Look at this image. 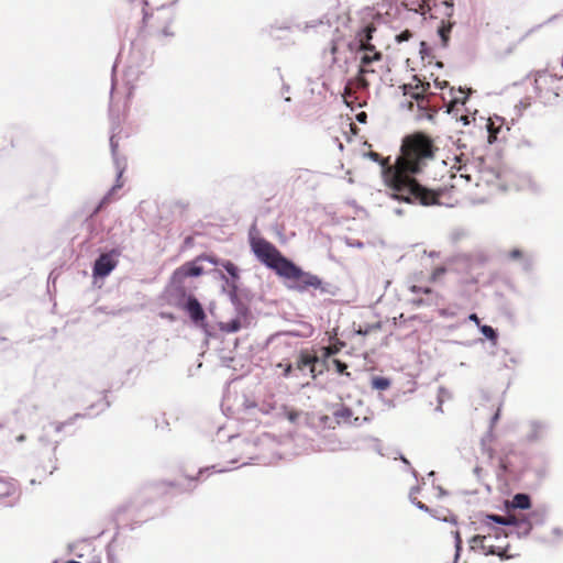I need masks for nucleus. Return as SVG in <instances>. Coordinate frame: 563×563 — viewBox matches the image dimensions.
Returning <instances> with one entry per match:
<instances>
[{"label": "nucleus", "instance_id": "obj_1", "mask_svg": "<svg viewBox=\"0 0 563 563\" xmlns=\"http://www.w3.org/2000/svg\"><path fill=\"white\" fill-rule=\"evenodd\" d=\"M364 144L368 148L363 155L383 166V180L393 199L423 207L444 205L443 198L449 192L448 188L430 189L420 185L415 177L433 157V143H401V154L394 165H388V157L383 158L379 153L372 151L371 143Z\"/></svg>", "mask_w": 563, "mask_h": 563}, {"label": "nucleus", "instance_id": "obj_2", "mask_svg": "<svg viewBox=\"0 0 563 563\" xmlns=\"http://www.w3.org/2000/svg\"><path fill=\"white\" fill-rule=\"evenodd\" d=\"M472 551L482 555H495L500 561H507L520 555V552L509 542L503 529H490L485 534H476L470 539Z\"/></svg>", "mask_w": 563, "mask_h": 563}, {"label": "nucleus", "instance_id": "obj_3", "mask_svg": "<svg viewBox=\"0 0 563 563\" xmlns=\"http://www.w3.org/2000/svg\"><path fill=\"white\" fill-rule=\"evenodd\" d=\"M280 277L288 280L287 287L289 289L299 292L310 290H319L321 294L329 292V285L325 284L319 276L302 271L291 261L288 263Z\"/></svg>", "mask_w": 563, "mask_h": 563}, {"label": "nucleus", "instance_id": "obj_4", "mask_svg": "<svg viewBox=\"0 0 563 563\" xmlns=\"http://www.w3.org/2000/svg\"><path fill=\"white\" fill-rule=\"evenodd\" d=\"M249 242L256 258L280 276L290 260L283 256L273 243L262 236L250 233Z\"/></svg>", "mask_w": 563, "mask_h": 563}, {"label": "nucleus", "instance_id": "obj_5", "mask_svg": "<svg viewBox=\"0 0 563 563\" xmlns=\"http://www.w3.org/2000/svg\"><path fill=\"white\" fill-rule=\"evenodd\" d=\"M144 14L143 22L146 27H148L155 35L158 36H170L173 32L169 31V26L172 24L174 13L170 7H166L162 4L161 7H156L148 11V9L153 4H156L157 0H144Z\"/></svg>", "mask_w": 563, "mask_h": 563}, {"label": "nucleus", "instance_id": "obj_6", "mask_svg": "<svg viewBox=\"0 0 563 563\" xmlns=\"http://www.w3.org/2000/svg\"><path fill=\"white\" fill-rule=\"evenodd\" d=\"M534 89L545 102H553L558 98H563V77L539 71L534 77Z\"/></svg>", "mask_w": 563, "mask_h": 563}, {"label": "nucleus", "instance_id": "obj_7", "mask_svg": "<svg viewBox=\"0 0 563 563\" xmlns=\"http://www.w3.org/2000/svg\"><path fill=\"white\" fill-rule=\"evenodd\" d=\"M375 31L374 26H366L363 29L358 35L357 41L360 43V48L364 52L361 57L362 68L361 73L367 71L366 66L369 65L373 60H377L380 58V53L375 49V46L371 44L372 33Z\"/></svg>", "mask_w": 563, "mask_h": 563}, {"label": "nucleus", "instance_id": "obj_8", "mask_svg": "<svg viewBox=\"0 0 563 563\" xmlns=\"http://www.w3.org/2000/svg\"><path fill=\"white\" fill-rule=\"evenodd\" d=\"M120 255L121 251L118 249H113L110 252L102 253L93 264V276L101 278L108 276L118 266Z\"/></svg>", "mask_w": 563, "mask_h": 563}, {"label": "nucleus", "instance_id": "obj_9", "mask_svg": "<svg viewBox=\"0 0 563 563\" xmlns=\"http://www.w3.org/2000/svg\"><path fill=\"white\" fill-rule=\"evenodd\" d=\"M482 120L488 131V141H498L499 137L505 140L507 137L506 132L510 131V126L506 123L504 118L495 115L487 120L482 118Z\"/></svg>", "mask_w": 563, "mask_h": 563}, {"label": "nucleus", "instance_id": "obj_10", "mask_svg": "<svg viewBox=\"0 0 563 563\" xmlns=\"http://www.w3.org/2000/svg\"><path fill=\"white\" fill-rule=\"evenodd\" d=\"M196 262H187L178 267L172 276L173 284H183L188 277H197L203 274V268L196 265Z\"/></svg>", "mask_w": 563, "mask_h": 563}, {"label": "nucleus", "instance_id": "obj_11", "mask_svg": "<svg viewBox=\"0 0 563 563\" xmlns=\"http://www.w3.org/2000/svg\"><path fill=\"white\" fill-rule=\"evenodd\" d=\"M467 97H463L460 99L459 97H453L446 104V112L451 114L456 121L463 122V125L470 124V115L463 114V107L465 104Z\"/></svg>", "mask_w": 563, "mask_h": 563}, {"label": "nucleus", "instance_id": "obj_12", "mask_svg": "<svg viewBox=\"0 0 563 563\" xmlns=\"http://www.w3.org/2000/svg\"><path fill=\"white\" fill-rule=\"evenodd\" d=\"M420 86H417V87H405V95L406 97H408V95L416 99L417 102H418V107H420V98H421V93L422 92H429L430 89H431V84L428 82V81H420ZM402 107H407L409 109H412V101L409 100L408 98L405 99V101H402Z\"/></svg>", "mask_w": 563, "mask_h": 563}, {"label": "nucleus", "instance_id": "obj_13", "mask_svg": "<svg viewBox=\"0 0 563 563\" xmlns=\"http://www.w3.org/2000/svg\"><path fill=\"white\" fill-rule=\"evenodd\" d=\"M186 311L188 312L190 319L195 323H201L206 319V313L200 305V302L195 298L190 297L186 305Z\"/></svg>", "mask_w": 563, "mask_h": 563}, {"label": "nucleus", "instance_id": "obj_14", "mask_svg": "<svg viewBox=\"0 0 563 563\" xmlns=\"http://www.w3.org/2000/svg\"><path fill=\"white\" fill-rule=\"evenodd\" d=\"M318 362V357L316 355H312L310 353H300L299 358L296 363V367L300 371L305 369L306 367L310 368V373L314 377V364Z\"/></svg>", "mask_w": 563, "mask_h": 563}, {"label": "nucleus", "instance_id": "obj_15", "mask_svg": "<svg viewBox=\"0 0 563 563\" xmlns=\"http://www.w3.org/2000/svg\"><path fill=\"white\" fill-rule=\"evenodd\" d=\"M511 506L518 509H528L531 506L530 497L526 494H517L511 500Z\"/></svg>", "mask_w": 563, "mask_h": 563}, {"label": "nucleus", "instance_id": "obj_16", "mask_svg": "<svg viewBox=\"0 0 563 563\" xmlns=\"http://www.w3.org/2000/svg\"><path fill=\"white\" fill-rule=\"evenodd\" d=\"M241 328H242L241 320L238 318L230 320L228 322L220 323V330L222 332H227V333L238 332L239 330H241Z\"/></svg>", "mask_w": 563, "mask_h": 563}, {"label": "nucleus", "instance_id": "obj_17", "mask_svg": "<svg viewBox=\"0 0 563 563\" xmlns=\"http://www.w3.org/2000/svg\"><path fill=\"white\" fill-rule=\"evenodd\" d=\"M390 386V382L386 377L376 376L372 379V387L378 390H385Z\"/></svg>", "mask_w": 563, "mask_h": 563}, {"label": "nucleus", "instance_id": "obj_18", "mask_svg": "<svg viewBox=\"0 0 563 563\" xmlns=\"http://www.w3.org/2000/svg\"><path fill=\"white\" fill-rule=\"evenodd\" d=\"M451 27H452L451 24H448V25L443 24L438 30V33H439V36L441 37V42H442L443 46L448 45Z\"/></svg>", "mask_w": 563, "mask_h": 563}, {"label": "nucleus", "instance_id": "obj_19", "mask_svg": "<svg viewBox=\"0 0 563 563\" xmlns=\"http://www.w3.org/2000/svg\"><path fill=\"white\" fill-rule=\"evenodd\" d=\"M473 161L478 163V166H482L485 163V147L479 146L478 148L473 150Z\"/></svg>", "mask_w": 563, "mask_h": 563}, {"label": "nucleus", "instance_id": "obj_20", "mask_svg": "<svg viewBox=\"0 0 563 563\" xmlns=\"http://www.w3.org/2000/svg\"><path fill=\"white\" fill-rule=\"evenodd\" d=\"M481 331L488 340L496 344L497 333L490 325H482Z\"/></svg>", "mask_w": 563, "mask_h": 563}, {"label": "nucleus", "instance_id": "obj_21", "mask_svg": "<svg viewBox=\"0 0 563 563\" xmlns=\"http://www.w3.org/2000/svg\"><path fill=\"white\" fill-rule=\"evenodd\" d=\"M332 363L338 373H340L341 375H345L346 377H351V373L347 372V365L345 363L338 358H334Z\"/></svg>", "mask_w": 563, "mask_h": 563}, {"label": "nucleus", "instance_id": "obj_22", "mask_svg": "<svg viewBox=\"0 0 563 563\" xmlns=\"http://www.w3.org/2000/svg\"><path fill=\"white\" fill-rule=\"evenodd\" d=\"M221 265L233 278L238 277V267L232 262L224 261Z\"/></svg>", "mask_w": 563, "mask_h": 563}, {"label": "nucleus", "instance_id": "obj_23", "mask_svg": "<svg viewBox=\"0 0 563 563\" xmlns=\"http://www.w3.org/2000/svg\"><path fill=\"white\" fill-rule=\"evenodd\" d=\"M196 261H207V262H210V263H211V264H213V265H219V264H221L217 257H214L213 255H208V254L199 255V256L196 258Z\"/></svg>", "mask_w": 563, "mask_h": 563}, {"label": "nucleus", "instance_id": "obj_24", "mask_svg": "<svg viewBox=\"0 0 563 563\" xmlns=\"http://www.w3.org/2000/svg\"><path fill=\"white\" fill-rule=\"evenodd\" d=\"M411 37H412V33L409 30H406L396 36V41L398 43H402V42L409 41Z\"/></svg>", "mask_w": 563, "mask_h": 563}, {"label": "nucleus", "instance_id": "obj_25", "mask_svg": "<svg viewBox=\"0 0 563 563\" xmlns=\"http://www.w3.org/2000/svg\"><path fill=\"white\" fill-rule=\"evenodd\" d=\"M410 291L412 294L423 292V294H427V295L432 292L431 288H429V287H420V286H417V285H412L410 287Z\"/></svg>", "mask_w": 563, "mask_h": 563}, {"label": "nucleus", "instance_id": "obj_26", "mask_svg": "<svg viewBox=\"0 0 563 563\" xmlns=\"http://www.w3.org/2000/svg\"><path fill=\"white\" fill-rule=\"evenodd\" d=\"M486 519H487V523H489L490 521L497 522L499 525H507L508 523V521L504 517H500V516H497V515L487 516Z\"/></svg>", "mask_w": 563, "mask_h": 563}, {"label": "nucleus", "instance_id": "obj_27", "mask_svg": "<svg viewBox=\"0 0 563 563\" xmlns=\"http://www.w3.org/2000/svg\"><path fill=\"white\" fill-rule=\"evenodd\" d=\"M433 86L437 89L443 90L445 87L449 86V82L445 80H440L439 78H435L433 81Z\"/></svg>", "mask_w": 563, "mask_h": 563}, {"label": "nucleus", "instance_id": "obj_28", "mask_svg": "<svg viewBox=\"0 0 563 563\" xmlns=\"http://www.w3.org/2000/svg\"><path fill=\"white\" fill-rule=\"evenodd\" d=\"M339 352V349L334 345H330L328 347L324 349V355L325 356H331L333 354H336Z\"/></svg>", "mask_w": 563, "mask_h": 563}, {"label": "nucleus", "instance_id": "obj_29", "mask_svg": "<svg viewBox=\"0 0 563 563\" xmlns=\"http://www.w3.org/2000/svg\"><path fill=\"white\" fill-rule=\"evenodd\" d=\"M208 472H209V470H200V471L197 473V476H195V477H189V476H187L186 478H188L190 482H197V481H199L201 477H203V475H205L206 473H208Z\"/></svg>", "mask_w": 563, "mask_h": 563}, {"label": "nucleus", "instance_id": "obj_30", "mask_svg": "<svg viewBox=\"0 0 563 563\" xmlns=\"http://www.w3.org/2000/svg\"><path fill=\"white\" fill-rule=\"evenodd\" d=\"M401 141H406V142H409V141H430L429 139H426V137H422L420 135H417V136H410V135H407L405 136Z\"/></svg>", "mask_w": 563, "mask_h": 563}, {"label": "nucleus", "instance_id": "obj_31", "mask_svg": "<svg viewBox=\"0 0 563 563\" xmlns=\"http://www.w3.org/2000/svg\"><path fill=\"white\" fill-rule=\"evenodd\" d=\"M509 257L512 260H519L522 257V252L518 249H515V250L510 251Z\"/></svg>", "mask_w": 563, "mask_h": 563}, {"label": "nucleus", "instance_id": "obj_32", "mask_svg": "<svg viewBox=\"0 0 563 563\" xmlns=\"http://www.w3.org/2000/svg\"><path fill=\"white\" fill-rule=\"evenodd\" d=\"M291 371H292V365L291 364H286L284 366V376L288 377L290 375Z\"/></svg>", "mask_w": 563, "mask_h": 563}, {"label": "nucleus", "instance_id": "obj_33", "mask_svg": "<svg viewBox=\"0 0 563 563\" xmlns=\"http://www.w3.org/2000/svg\"><path fill=\"white\" fill-rule=\"evenodd\" d=\"M455 542H456V549L460 550L461 544H462V539H461L459 531L455 532Z\"/></svg>", "mask_w": 563, "mask_h": 563}, {"label": "nucleus", "instance_id": "obj_34", "mask_svg": "<svg viewBox=\"0 0 563 563\" xmlns=\"http://www.w3.org/2000/svg\"><path fill=\"white\" fill-rule=\"evenodd\" d=\"M130 76H134L136 77L137 76V73L134 71L132 68H129L125 73V77L129 78ZM128 84H130V79H128Z\"/></svg>", "mask_w": 563, "mask_h": 563}, {"label": "nucleus", "instance_id": "obj_35", "mask_svg": "<svg viewBox=\"0 0 563 563\" xmlns=\"http://www.w3.org/2000/svg\"><path fill=\"white\" fill-rule=\"evenodd\" d=\"M468 319L471 321H473L474 323H476L477 325H479V318H478V316L476 313H471Z\"/></svg>", "mask_w": 563, "mask_h": 563}, {"label": "nucleus", "instance_id": "obj_36", "mask_svg": "<svg viewBox=\"0 0 563 563\" xmlns=\"http://www.w3.org/2000/svg\"><path fill=\"white\" fill-rule=\"evenodd\" d=\"M122 187V184L118 181V184L115 186H113L111 192H113L114 190H117L118 188H121Z\"/></svg>", "mask_w": 563, "mask_h": 563}, {"label": "nucleus", "instance_id": "obj_37", "mask_svg": "<svg viewBox=\"0 0 563 563\" xmlns=\"http://www.w3.org/2000/svg\"><path fill=\"white\" fill-rule=\"evenodd\" d=\"M365 117H366V114H365V113H360V114L357 115V119H358L360 121H363Z\"/></svg>", "mask_w": 563, "mask_h": 563}, {"label": "nucleus", "instance_id": "obj_38", "mask_svg": "<svg viewBox=\"0 0 563 563\" xmlns=\"http://www.w3.org/2000/svg\"><path fill=\"white\" fill-rule=\"evenodd\" d=\"M114 79L112 78V86H111V95L113 93V90H114Z\"/></svg>", "mask_w": 563, "mask_h": 563}, {"label": "nucleus", "instance_id": "obj_39", "mask_svg": "<svg viewBox=\"0 0 563 563\" xmlns=\"http://www.w3.org/2000/svg\"><path fill=\"white\" fill-rule=\"evenodd\" d=\"M358 333L360 334H367V330L363 331V330H358Z\"/></svg>", "mask_w": 563, "mask_h": 563}, {"label": "nucleus", "instance_id": "obj_40", "mask_svg": "<svg viewBox=\"0 0 563 563\" xmlns=\"http://www.w3.org/2000/svg\"><path fill=\"white\" fill-rule=\"evenodd\" d=\"M66 563H80V562H78V561H68Z\"/></svg>", "mask_w": 563, "mask_h": 563}, {"label": "nucleus", "instance_id": "obj_41", "mask_svg": "<svg viewBox=\"0 0 563 563\" xmlns=\"http://www.w3.org/2000/svg\"><path fill=\"white\" fill-rule=\"evenodd\" d=\"M113 141H114V135H111L110 142H113Z\"/></svg>", "mask_w": 563, "mask_h": 563}]
</instances>
